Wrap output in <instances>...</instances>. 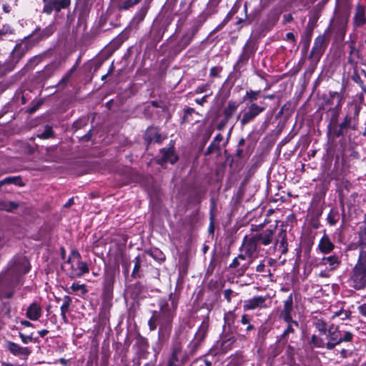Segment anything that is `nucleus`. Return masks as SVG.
Returning <instances> with one entry per match:
<instances>
[{"instance_id": "5701e85b", "label": "nucleus", "mask_w": 366, "mask_h": 366, "mask_svg": "<svg viewBox=\"0 0 366 366\" xmlns=\"http://www.w3.org/2000/svg\"><path fill=\"white\" fill-rule=\"evenodd\" d=\"M29 266L28 261L24 258H19L13 270L16 271L19 274H25L29 272Z\"/></svg>"}, {"instance_id": "0e129e2a", "label": "nucleus", "mask_w": 366, "mask_h": 366, "mask_svg": "<svg viewBox=\"0 0 366 366\" xmlns=\"http://www.w3.org/2000/svg\"><path fill=\"white\" fill-rule=\"evenodd\" d=\"M286 36L288 40L293 41H295V36L292 33H287Z\"/></svg>"}, {"instance_id": "338daca9", "label": "nucleus", "mask_w": 366, "mask_h": 366, "mask_svg": "<svg viewBox=\"0 0 366 366\" xmlns=\"http://www.w3.org/2000/svg\"><path fill=\"white\" fill-rule=\"evenodd\" d=\"M91 132L92 131L90 130L86 135H84L83 137V139L84 141H89L90 139V137H91Z\"/></svg>"}, {"instance_id": "ea45409f", "label": "nucleus", "mask_w": 366, "mask_h": 366, "mask_svg": "<svg viewBox=\"0 0 366 366\" xmlns=\"http://www.w3.org/2000/svg\"><path fill=\"white\" fill-rule=\"evenodd\" d=\"M134 267L132 272V277H139V272L141 267L142 260L140 259V257H137L134 259Z\"/></svg>"}, {"instance_id": "e2e57ef3", "label": "nucleus", "mask_w": 366, "mask_h": 366, "mask_svg": "<svg viewBox=\"0 0 366 366\" xmlns=\"http://www.w3.org/2000/svg\"><path fill=\"white\" fill-rule=\"evenodd\" d=\"M74 203V197H72V198L69 199L68 200V202L64 204V207L68 208V207H71V205H73Z\"/></svg>"}, {"instance_id": "6e6d98bb", "label": "nucleus", "mask_w": 366, "mask_h": 366, "mask_svg": "<svg viewBox=\"0 0 366 366\" xmlns=\"http://www.w3.org/2000/svg\"><path fill=\"white\" fill-rule=\"evenodd\" d=\"M147 254H148L149 256H151L152 257L154 258V259H156V258H158V259H159V257H158V254H161V255H162L161 252H160V251H159V250H154V251L151 250V251L147 252ZM159 259H162V258H159Z\"/></svg>"}, {"instance_id": "a211bd4d", "label": "nucleus", "mask_w": 366, "mask_h": 366, "mask_svg": "<svg viewBox=\"0 0 366 366\" xmlns=\"http://www.w3.org/2000/svg\"><path fill=\"white\" fill-rule=\"evenodd\" d=\"M285 322L287 323V327L282 334L280 339V341L283 344L287 343L290 335L294 334L295 330L299 327V323L295 320H291L290 321Z\"/></svg>"}, {"instance_id": "864d4df0", "label": "nucleus", "mask_w": 366, "mask_h": 366, "mask_svg": "<svg viewBox=\"0 0 366 366\" xmlns=\"http://www.w3.org/2000/svg\"><path fill=\"white\" fill-rule=\"evenodd\" d=\"M357 309L360 314L366 317V302L360 305Z\"/></svg>"}, {"instance_id": "4468645a", "label": "nucleus", "mask_w": 366, "mask_h": 366, "mask_svg": "<svg viewBox=\"0 0 366 366\" xmlns=\"http://www.w3.org/2000/svg\"><path fill=\"white\" fill-rule=\"evenodd\" d=\"M293 310V300L292 295L284 301V308L281 311L280 317L285 322H288L292 320L291 313Z\"/></svg>"}, {"instance_id": "423d86ee", "label": "nucleus", "mask_w": 366, "mask_h": 366, "mask_svg": "<svg viewBox=\"0 0 366 366\" xmlns=\"http://www.w3.org/2000/svg\"><path fill=\"white\" fill-rule=\"evenodd\" d=\"M181 340H176L172 348V353L167 359V366H184L188 361L187 355L183 354Z\"/></svg>"}, {"instance_id": "ddd939ff", "label": "nucleus", "mask_w": 366, "mask_h": 366, "mask_svg": "<svg viewBox=\"0 0 366 366\" xmlns=\"http://www.w3.org/2000/svg\"><path fill=\"white\" fill-rule=\"evenodd\" d=\"M266 298L262 296L254 297L253 298L244 301V310H253L258 308L264 307Z\"/></svg>"}, {"instance_id": "6ab92c4d", "label": "nucleus", "mask_w": 366, "mask_h": 366, "mask_svg": "<svg viewBox=\"0 0 366 366\" xmlns=\"http://www.w3.org/2000/svg\"><path fill=\"white\" fill-rule=\"evenodd\" d=\"M6 348L14 355L16 356H27L29 354V350L27 347H23L13 342H7Z\"/></svg>"}, {"instance_id": "72a5a7b5", "label": "nucleus", "mask_w": 366, "mask_h": 366, "mask_svg": "<svg viewBox=\"0 0 366 366\" xmlns=\"http://www.w3.org/2000/svg\"><path fill=\"white\" fill-rule=\"evenodd\" d=\"M207 327L206 323H202L196 333L194 338L202 342L207 334Z\"/></svg>"}, {"instance_id": "473e14b6", "label": "nucleus", "mask_w": 366, "mask_h": 366, "mask_svg": "<svg viewBox=\"0 0 366 366\" xmlns=\"http://www.w3.org/2000/svg\"><path fill=\"white\" fill-rule=\"evenodd\" d=\"M77 65L73 66L61 78V79L59 82V86H65L69 81L73 73L76 70Z\"/></svg>"}, {"instance_id": "9d476101", "label": "nucleus", "mask_w": 366, "mask_h": 366, "mask_svg": "<svg viewBox=\"0 0 366 366\" xmlns=\"http://www.w3.org/2000/svg\"><path fill=\"white\" fill-rule=\"evenodd\" d=\"M340 335L341 330L337 327H335L333 325H330L327 335L328 341L325 344V347L327 350H332L336 345H340L341 343Z\"/></svg>"}, {"instance_id": "f257e3e1", "label": "nucleus", "mask_w": 366, "mask_h": 366, "mask_svg": "<svg viewBox=\"0 0 366 366\" xmlns=\"http://www.w3.org/2000/svg\"><path fill=\"white\" fill-rule=\"evenodd\" d=\"M159 306L160 311L157 312V318L159 325V338H167L171 331L176 305L174 302L169 305L168 302H161Z\"/></svg>"}, {"instance_id": "c756f323", "label": "nucleus", "mask_w": 366, "mask_h": 366, "mask_svg": "<svg viewBox=\"0 0 366 366\" xmlns=\"http://www.w3.org/2000/svg\"><path fill=\"white\" fill-rule=\"evenodd\" d=\"M146 137L147 139H148L149 142H154L158 143L162 142L161 134L155 132L154 129L148 130L147 132Z\"/></svg>"}, {"instance_id": "2eb2a0df", "label": "nucleus", "mask_w": 366, "mask_h": 366, "mask_svg": "<svg viewBox=\"0 0 366 366\" xmlns=\"http://www.w3.org/2000/svg\"><path fill=\"white\" fill-rule=\"evenodd\" d=\"M160 152L161 157L158 160L159 164L163 165L167 162L173 164L177 161V157L174 154L172 149H162Z\"/></svg>"}, {"instance_id": "7c9ffc66", "label": "nucleus", "mask_w": 366, "mask_h": 366, "mask_svg": "<svg viewBox=\"0 0 366 366\" xmlns=\"http://www.w3.org/2000/svg\"><path fill=\"white\" fill-rule=\"evenodd\" d=\"M240 322L242 325L246 326L245 331L247 334H249L250 332L254 330V327L253 325L251 324L250 319L249 318L247 315L244 314L241 317Z\"/></svg>"}, {"instance_id": "f3484780", "label": "nucleus", "mask_w": 366, "mask_h": 366, "mask_svg": "<svg viewBox=\"0 0 366 366\" xmlns=\"http://www.w3.org/2000/svg\"><path fill=\"white\" fill-rule=\"evenodd\" d=\"M199 26H194L192 29L191 31L186 33L178 42V48L181 50L185 49L191 43L194 36L197 32Z\"/></svg>"}, {"instance_id": "79ce46f5", "label": "nucleus", "mask_w": 366, "mask_h": 366, "mask_svg": "<svg viewBox=\"0 0 366 366\" xmlns=\"http://www.w3.org/2000/svg\"><path fill=\"white\" fill-rule=\"evenodd\" d=\"M52 134H53L52 128L50 126L46 125L44 127V132L42 133L38 134V137H40L41 139H48V138L52 137Z\"/></svg>"}, {"instance_id": "680f3d73", "label": "nucleus", "mask_w": 366, "mask_h": 366, "mask_svg": "<svg viewBox=\"0 0 366 366\" xmlns=\"http://www.w3.org/2000/svg\"><path fill=\"white\" fill-rule=\"evenodd\" d=\"M194 112L193 108L188 107L184 110L185 116L190 115Z\"/></svg>"}, {"instance_id": "f03ea898", "label": "nucleus", "mask_w": 366, "mask_h": 366, "mask_svg": "<svg viewBox=\"0 0 366 366\" xmlns=\"http://www.w3.org/2000/svg\"><path fill=\"white\" fill-rule=\"evenodd\" d=\"M350 285L355 290L366 287V247L360 251L358 260L353 267L349 279Z\"/></svg>"}, {"instance_id": "e433bc0d", "label": "nucleus", "mask_w": 366, "mask_h": 366, "mask_svg": "<svg viewBox=\"0 0 366 366\" xmlns=\"http://www.w3.org/2000/svg\"><path fill=\"white\" fill-rule=\"evenodd\" d=\"M70 290L72 292H77L79 290H81L82 294H86L87 292V290L85 288V285H79L78 283H73L72 285L70 287ZM64 290L66 292H68V293H71V291H69V288H66V289H64Z\"/></svg>"}, {"instance_id": "c85d7f7f", "label": "nucleus", "mask_w": 366, "mask_h": 366, "mask_svg": "<svg viewBox=\"0 0 366 366\" xmlns=\"http://www.w3.org/2000/svg\"><path fill=\"white\" fill-rule=\"evenodd\" d=\"M260 94V91L249 90L246 92V94L243 97V102L249 101V102L254 103L256 101Z\"/></svg>"}, {"instance_id": "052dcab7", "label": "nucleus", "mask_w": 366, "mask_h": 366, "mask_svg": "<svg viewBox=\"0 0 366 366\" xmlns=\"http://www.w3.org/2000/svg\"><path fill=\"white\" fill-rule=\"evenodd\" d=\"M264 268H265L264 264L260 263L259 264H258L257 266L256 271L258 272H264Z\"/></svg>"}, {"instance_id": "f8f14e48", "label": "nucleus", "mask_w": 366, "mask_h": 366, "mask_svg": "<svg viewBox=\"0 0 366 366\" xmlns=\"http://www.w3.org/2000/svg\"><path fill=\"white\" fill-rule=\"evenodd\" d=\"M29 45L26 42H21L16 45L11 53V61L12 64H16L23 56L28 51Z\"/></svg>"}, {"instance_id": "a18cd8bd", "label": "nucleus", "mask_w": 366, "mask_h": 366, "mask_svg": "<svg viewBox=\"0 0 366 366\" xmlns=\"http://www.w3.org/2000/svg\"><path fill=\"white\" fill-rule=\"evenodd\" d=\"M63 304L61 306V312L69 311V306L71 303V298L69 296H64Z\"/></svg>"}, {"instance_id": "5fc2aeb1", "label": "nucleus", "mask_w": 366, "mask_h": 366, "mask_svg": "<svg viewBox=\"0 0 366 366\" xmlns=\"http://www.w3.org/2000/svg\"><path fill=\"white\" fill-rule=\"evenodd\" d=\"M330 96L331 97V99H335L337 98V104H339L340 101H341V98H340V95L339 94L338 92H330Z\"/></svg>"}, {"instance_id": "4c0bfd02", "label": "nucleus", "mask_w": 366, "mask_h": 366, "mask_svg": "<svg viewBox=\"0 0 366 366\" xmlns=\"http://www.w3.org/2000/svg\"><path fill=\"white\" fill-rule=\"evenodd\" d=\"M340 342H350L352 341L354 338V335L352 332L349 331L341 330L340 335Z\"/></svg>"}, {"instance_id": "c9c22d12", "label": "nucleus", "mask_w": 366, "mask_h": 366, "mask_svg": "<svg viewBox=\"0 0 366 366\" xmlns=\"http://www.w3.org/2000/svg\"><path fill=\"white\" fill-rule=\"evenodd\" d=\"M315 327L317 329V330L324 335H327L328 333V328L327 323L321 320H318L315 322Z\"/></svg>"}, {"instance_id": "f704fd0d", "label": "nucleus", "mask_w": 366, "mask_h": 366, "mask_svg": "<svg viewBox=\"0 0 366 366\" xmlns=\"http://www.w3.org/2000/svg\"><path fill=\"white\" fill-rule=\"evenodd\" d=\"M279 237L281 238L280 242V247L282 248V253L285 254L287 252V242L286 239L285 230H282L279 234Z\"/></svg>"}, {"instance_id": "b1692460", "label": "nucleus", "mask_w": 366, "mask_h": 366, "mask_svg": "<svg viewBox=\"0 0 366 366\" xmlns=\"http://www.w3.org/2000/svg\"><path fill=\"white\" fill-rule=\"evenodd\" d=\"M223 140V137L222 134H218L210 144V145L207 147V151L205 152V155H209L214 153L215 151L219 150V144Z\"/></svg>"}, {"instance_id": "de8ad7c7", "label": "nucleus", "mask_w": 366, "mask_h": 366, "mask_svg": "<svg viewBox=\"0 0 366 366\" xmlns=\"http://www.w3.org/2000/svg\"><path fill=\"white\" fill-rule=\"evenodd\" d=\"M21 179L18 177H6L2 180V183L6 184H14L16 185H21Z\"/></svg>"}, {"instance_id": "a19ab883", "label": "nucleus", "mask_w": 366, "mask_h": 366, "mask_svg": "<svg viewBox=\"0 0 366 366\" xmlns=\"http://www.w3.org/2000/svg\"><path fill=\"white\" fill-rule=\"evenodd\" d=\"M350 315L351 312L350 311L341 310L334 313V315L332 316V318L334 319L336 317H340L341 320H344L349 319Z\"/></svg>"}, {"instance_id": "bf43d9fd", "label": "nucleus", "mask_w": 366, "mask_h": 366, "mask_svg": "<svg viewBox=\"0 0 366 366\" xmlns=\"http://www.w3.org/2000/svg\"><path fill=\"white\" fill-rule=\"evenodd\" d=\"M207 95H205V96H204V97H203L202 98H201V99H195V102H196L197 104H200V105H202L204 102H207Z\"/></svg>"}, {"instance_id": "69168bd1", "label": "nucleus", "mask_w": 366, "mask_h": 366, "mask_svg": "<svg viewBox=\"0 0 366 366\" xmlns=\"http://www.w3.org/2000/svg\"><path fill=\"white\" fill-rule=\"evenodd\" d=\"M49 333V331L46 330H42L41 331L39 332V335L41 337H44L45 335H46L47 334Z\"/></svg>"}, {"instance_id": "393cba45", "label": "nucleus", "mask_w": 366, "mask_h": 366, "mask_svg": "<svg viewBox=\"0 0 366 366\" xmlns=\"http://www.w3.org/2000/svg\"><path fill=\"white\" fill-rule=\"evenodd\" d=\"M200 341L199 340H196L195 338L191 341V342L188 345V347H187V350H185L184 352H183V354H186L187 355V357H188V360H189V358L193 356L195 353V352L197 351V350L198 349L199 345H200Z\"/></svg>"}, {"instance_id": "cd10ccee", "label": "nucleus", "mask_w": 366, "mask_h": 366, "mask_svg": "<svg viewBox=\"0 0 366 366\" xmlns=\"http://www.w3.org/2000/svg\"><path fill=\"white\" fill-rule=\"evenodd\" d=\"M141 0H122L118 3L117 7L119 10H127L134 6Z\"/></svg>"}, {"instance_id": "4be33fe9", "label": "nucleus", "mask_w": 366, "mask_h": 366, "mask_svg": "<svg viewBox=\"0 0 366 366\" xmlns=\"http://www.w3.org/2000/svg\"><path fill=\"white\" fill-rule=\"evenodd\" d=\"M322 264L324 265L328 264L330 267V270H335L340 265L341 260L337 255L334 254L329 257H324L322 259Z\"/></svg>"}, {"instance_id": "603ef678", "label": "nucleus", "mask_w": 366, "mask_h": 366, "mask_svg": "<svg viewBox=\"0 0 366 366\" xmlns=\"http://www.w3.org/2000/svg\"><path fill=\"white\" fill-rule=\"evenodd\" d=\"M233 294V291L230 289L225 290L224 291V296L228 302H231V296Z\"/></svg>"}, {"instance_id": "39448f33", "label": "nucleus", "mask_w": 366, "mask_h": 366, "mask_svg": "<svg viewBox=\"0 0 366 366\" xmlns=\"http://www.w3.org/2000/svg\"><path fill=\"white\" fill-rule=\"evenodd\" d=\"M361 109L362 105L360 103L355 102L348 104V110L345 120L340 124V129H356L359 123Z\"/></svg>"}, {"instance_id": "bb28decb", "label": "nucleus", "mask_w": 366, "mask_h": 366, "mask_svg": "<svg viewBox=\"0 0 366 366\" xmlns=\"http://www.w3.org/2000/svg\"><path fill=\"white\" fill-rule=\"evenodd\" d=\"M237 107L238 104L234 102H229L228 103L227 107L224 110V115L226 122H227L232 117Z\"/></svg>"}, {"instance_id": "412c9836", "label": "nucleus", "mask_w": 366, "mask_h": 366, "mask_svg": "<svg viewBox=\"0 0 366 366\" xmlns=\"http://www.w3.org/2000/svg\"><path fill=\"white\" fill-rule=\"evenodd\" d=\"M41 307L36 302L31 304L27 310L26 315L31 320H37L41 315Z\"/></svg>"}, {"instance_id": "20e7f679", "label": "nucleus", "mask_w": 366, "mask_h": 366, "mask_svg": "<svg viewBox=\"0 0 366 366\" xmlns=\"http://www.w3.org/2000/svg\"><path fill=\"white\" fill-rule=\"evenodd\" d=\"M241 249L244 252L245 257L249 259L248 262L242 264L241 268L238 270L242 274L248 269L253 260L257 257L258 243L252 235H246L242 241Z\"/></svg>"}, {"instance_id": "774afa93", "label": "nucleus", "mask_w": 366, "mask_h": 366, "mask_svg": "<svg viewBox=\"0 0 366 366\" xmlns=\"http://www.w3.org/2000/svg\"><path fill=\"white\" fill-rule=\"evenodd\" d=\"M122 266L124 267L125 272L127 273L129 272V264L127 262H123Z\"/></svg>"}, {"instance_id": "a878e982", "label": "nucleus", "mask_w": 366, "mask_h": 366, "mask_svg": "<svg viewBox=\"0 0 366 366\" xmlns=\"http://www.w3.org/2000/svg\"><path fill=\"white\" fill-rule=\"evenodd\" d=\"M19 203L12 201H1L0 209L9 212H12L19 207Z\"/></svg>"}, {"instance_id": "9b49d317", "label": "nucleus", "mask_w": 366, "mask_h": 366, "mask_svg": "<svg viewBox=\"0 0 366 366\" xmlns=\"http://www.w3.org/2000/svg\"><path fill=\"white\" fill-rule=\"evenodd\" d=\"M274 232L273 229H265L259 233L252 234L258 244L267 246L274 242V248L277 247L278 240H274Z\"/></svg>"}, {"instance_id": "c03bdc74", "label": "nucleus", "mask_w": 366, "mask_h": 366, "mask_svg": "<svg viewBox=\"0 0 366 366\" xmlns=\"http://www.w3.org/2000/svg\"><path fill=\"white\" fill-rule=\"evenodd\" d=\"M157 324H158V320L157 318V311H154L152 317L149 319L148 322L149 329L151 330H156Z\"/></svg>"}, {"instance_id": "dca6fc26", "label": "nucleus", "mask_w": 366, "mask_h": 366, "mask_svg": "<svg viewBox=\"0 0 366 366\" xmlns=\"http://www.w3.org/2000/svg\"><path fill=\"white\" fill-rule=\"evenodd\" d=\"M365 23V7L362 5L358 4L355 9L354 24L355 26L359 27L364 25Z\"/></svg>"}, {"instance_id": "6e6552de", "label": "nucleus", "mask_w": 366, "mask_h": 366, "mask_svg": "<svg viewBox=\"0 0 366 366\" xmlns=\"http://www.w3.org/2000/svg\"><path fill=\"white\" fill-rule=\"evenodd\" d=\"M43 12L51 14L53 11L59 13L61 9L68 8L71 0H43Z\"/></svg>"}, {"instance_id": "49530a36", "label": "nucleus", "mask_w": 366, "mask_h": 366, "mask_svg": "<svg viewBox=\"0 0 366 366\" xmlns=\"http://www.w3.org/2000/svg\"><path fill=\"white\" fill-rule=\"evenodd\" d=\"M148 9H149V6L144 5L137 12V18H138L139 21H142L144 19V18L145 17V16L147 13Z\"/></svg>"}, {"instance_id": "09e8293b", "label": "nucleus", "mask_w": 366, "mask_h": 366, "mask_svg": "<svg viewBox=\"0 0 366 366\" xmlns=\"http://www.w3.org/2000/svg\"><path fill=\"white\" fill-rule=\"evenodd\" d=\"M210 87V84L209 83H207L205 84H203L202 86H199L196 89H195V94H202L203 92H205L209 90Z\"/></svg>"}, {"instance_id": "2f4dec72", "label": "nucleus", "mask_w": 366, "mask_h": 366, "mask_svg": "<svg viewBox=\"0 0 366 366\" xmlns=\"http://www.w3.org/2000/svg\"><path fill=\"white\" fill-rule=\"evenodd\" d=\"M327 221L331 226H334L338 222L339 212L337 209H331L327 215Z\"/></svg>"}, {"instance_id": "1a4fd4ad", "label": "nucleus", "mask_w": 366, "mask_h": 366, "mask_svg": "<svg viewBox=\"0 0 366 366\" xmlns=\"http://www.w3.org/2000/svg\"><path fill=\"white\" fill-rule=\"evenodd\" d=\"M264 107L257 105L256 103H252L248 107L247 110L243 114L242 117L240 119V122L242 126H244L252 122L256 117L265 110Z\"/></svg>"}, {"instance_id": "0eeeda50", "label": "nucleus", "mask_w": 366, "mask_h": 366, "mask_svg": "<svg viewBox=\"0 0 366 366\" xmlns=\"http://www.w3.org/2000/svg\"><path fill=\"white\" fill-rule=\"evenodd\" d=\"M326 47V37L325 35L318 36L314 42V46L312 49V51L310 54L309 58L312 59V61L317 64L322 54L325 51Z\"/></svg>"}, {"instance_id": "58836bf2", "label": "nucleus", "mask_w": 366, "mask_h": 366, "mask_svg": "<svg viewBox=\"0 0 366 366\" xmlns=\"http://www.w3.org/2000/svg\"><path fill=\"white\" fill-rule=\"evenodd\" d=\"M245 260H246L245 255L243 254H240L233 259L232 263L229 264V268L235 269L239 266L241 267L242 264H241L240 261H245Z\"/></svg>"}, {"instance_id": "3c124183", "label": "nucleus", "mask_w": 366, "mask_h": 366, "mask_svg": "<svg viewBox=\"0 0 366 366\" xmlns=\"http://www.w3.org/2000/svg\"><path fill=\"white\" fill-rule=\"evenodd\" d=\"M19 337L24 344H28L29 342L32 341V337L31 336L25 335L22 333H19Z\"/></svg>"}, {"instance_id": "37998d69", "label": "nucleus", "mask_w": 366, "mask_h": 366, "mask_svg": "<svg viewBox=\"0 0 366 366\" xmlns=\"http://www.w3.org/2000/svg\"><path fill=\"white\" fill-rule=\"evenodd\" d=\"M311 342L315 347H325L326 342H325V341L322 339L317 337L316 335L312 336Z\"/></svg>"}, {"instance_id": "aec40b11", "label": "nucleus", "mask_w": 366, "mask_h": 366, "mask_svg": "<svg viewBox=\"0 0 366 366\" xmlns=\"http://www.w3.org/2000/svg\"><path fill=\"white\" fill-rule=\"evenodd\" d=\"M318 248L321 252L324 254H328L334 249L335 245L331 242L329 236L325 233L323 237L320 240Z\"/></svg>"}, {"instance_id": "4d7b16f0", "label": "nucleus", "mask_w": 366, "mask_h": 366, "mask_svg": "<svg viewBox=\"0 0 366 366\" xmlns=\"http://www.w3.org/2000/svg\"><path fill=\"white\" fill-rule=\"evenodd\" d=\"M337 21H339L340 26L344 28L347 24V19H345L342 17H338Z\"/></svg>"}, {"instance_id": "8fccbe9b", "label": "nucleus", "mask_w": 366, "mask_h": 366, "mask_svg": "<svg viewBox=\"0 0 366 366\" xmlns=\"http://www.w3.org/2000/svg\"><path fill=\"white\" fill-rule=\"evenodd\" d=\"M221 69L217 66H213L210 69L209 75L212 77H217Z\"/></svg>"}, {"instance_id": "7ed1b4c3", "label": "nucleus", "mask_w": 366, "mask_h": 366, "mask_svg": "<svg viewBox=\"0 0 366 366\" xmlns=\"http://www.w3.org/2000/svg\"><path fill=\"white\" fill-rule=\"evenodd\" d=\"M62 268L71 279L79 278L89 272L87 263L81 260L80 254L76 250L71 252Z\"/></svg>"}, {"instance_id": "13d9d810", "label": "nucleus", "mask_w": 366, "mask_h": 366, "mask_svg": "<svg viewBox=\"0 0 366 366\" xmlns=\"http://www.w3.org/2000/svg\"><path fill=\"white\" fill-rule=\"evenodd\" d=\"M268 332V330L267 327L262 326L259 329V335H264V334H267Z\"/></svg>"}]
</instances>
